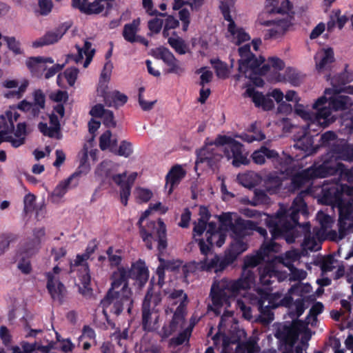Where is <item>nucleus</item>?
Returning <instances> with one entry per match:
<instances>
[{"label":"nucleus","instance_id":"f257e3e1","mask_svg":"<svg viewBox=\"0 0 353 353\" xmlns=\"http://www.w3.org/2000/svg\"><path fill=\"white\" fill-rule=\"evenodd\" d=\"M279 250V245L274 242L264 243L256 255L248 256L245 258L244 267L240 279L236 281L223 279L214 283L211 289L214 311L217 314H221V307L230 308L241 290L253 288L254 276L250 268L256 266L261 261H270L272 253H276Z\"/></svg>","mask_w":353,"mask_h":353},{"label":"nucleus","instance_id":"f03ea898","mask_svg":"<svg viewBox=\"0 0 353 353\" xmlns=\"http://www.w3.org/2000/svg\"><path fill=\"white\" fill-rule=\"evenodd\" d=\"M149 271L143 261L139 259L131 265L130 269L119 267L112 276V286L106 297L101 301L103 312H113L119 314L123 307L130 311L132 292L128 288L127 280L132 279L140 285L146 283Z\"/></svg>","mask_w":353,"mask_h":353},{"label":"nucleus","instance_id":"7ed1b4c3","mask_svg":"<svg viewBox=\"0 0 353 353\" xmlns=\"http://www.w3.org/2000/svg\"><path fill=\"white\" fill-rule=\"evenodd\" d=\"M336 80H332V88H327L324 95L319 97L312 105V109L316 112H310L303 105H296V114L307 123L308 132H316L321 127H327L333 123L336 117L332 113V109L338 111L350 108L352 105L351 97L339 94L342 92L341 87L335 83Z\"/></svg>","mask_w":353,"mask_h":353},{"label":"nucleus","instance_id":"20e7f679","mask_svg":"<svg viewBox=\"0 0 353 353\" xmlns=\"http://www.w3.org/2000/svg\"><path fill=\"white\" fill-rule=\"evenodd\" d=\"M240 59L239 60V74L234 77L236 81L244 76L249 79L255 85H263V80L256 75H268V80L272 83L282 82L288 79L287 75L290 72L288 69L281 72L285 68L284 62L277 57H270L265 60L263 57H256L250 52L249 45H244L239 48Z\"/></svg>","mask_w":353,"mask_h":353},{"label":"nucleus","instance_id":"39448f33","mask_svg":"<svg viewBox=\"0 0 353 353\" xmlns=\"http://www.w3.org/2000/svg\"><path fill=\"white\" fill-rule=\"evenodd\" d=\"M224 151L228 160L235 167L249 163L248 154L243 152L242 145L236 141L225 136H219L213 142L207 143L197 152L195 169L208 167L214 169L221 159L220 151Z\"/></svg>","mask_w":353,"mask_h":353},{"label":"nucleus","instance_id":"423d86ee","mask_svg":"<svg viewBox=\"0 0 353 353\" xmlns=\"http://www.w3.org/2000/svg\"><path fill=\"white\" fill-rule=\"evenodd\" d=\"M340 188V192L338 187L334 188L337 193L334 198L335 205L339 211V233L337 234L334 231L328 232V229L333 223V219L324 212H319L316 219L321 226V230L316 233L319 239L325 234H330L333 240L342 239L347 232L353 230V187L341 185Z\"/></svg>","mask_w":353,"mask_h":353},{"label":"nucleus","instance_id":"0eeeda50","mask_svg":"<svg viewBox=\"0 0 353 353\" xmlns=\"http://www.w3.org/2000/svg\"><path fill=\"white\" fill-rule=\"evenodd\" d=\"M222 312L223 314L219 325V332L212 338L215 345L221 349V353H264L257 344L259 339L256 336L240 344V341L245 337V332L242 329L236 330V334L230 336L222 333L225 327L234 321L233 312L229 308L221 307V313Z\"/></svg>","mask_w":353,"mask_h":353},{"label":"nucleus","instance_id":"6e6552de","mask_svg":"<svg viewBox=\"0 0 353 353\" xmlns=\"http://www.w3.org/2000/svg\"><path fill=\"white\" fill-rule=\"evenodd\" d=\"M196 241H199V246L201 252L205 254V257L199 262H190L185 265H183L179 261H165L160 259V265L157 270L159 279H163V270L181 272L182 274L187 276L190 272H192L196 270H201L205 271H214L216 273L223 272L225 268L231 264V260H228L226 256L220 257L212 253H208L210 250L208 245L205 244L204 239H196Z\"/></svg>","mask_w":353,"mask_h":353},{"label":"nucleus","instance_id":"1a4fd4ad","mask_svg":"<svg viewBox=\"0 0 353 353\" xmlns=\"http://www.w3.org/2000/svg\"><path fill=\"white\" fill-rule=\"evenodd\" d=\"M168 208L161 202L151 203L141 215L139 221V224L141 227L142 223L149 216L152 212H157L160 214H165ZM165 225L164 223L159 219L157 221H150L148 224V229L141 228V234L143 240L145 242L147 247L152 249V239H154L158 241L159 250H164L166 246V234Z\"/></svg>","mask_w":353,"mask_h":353},{"label":"nucleus","instance_id":"9d476101","mask_svg":"<svg viewBox=\"0 0 353 353\" xmlns=\"http://www.w3.org/2000/svg\"><path fill=\"white\" fill-rule=\"evenodd\" d=\"M277 337L285 341L292 347L296 340H300L301 346L296 347V353H303L307 347V342L311 338V332L304 322L296 321L290 326H285L277 333Z\"/></svg>","mask_w":353,"mask_h":353},{"label":"nucleus","instance_id":"9b49d317","mask_svg":"<svg viewBox=\"0 0 353 353\" xmlns=\"http://www.w3.org/2000/svg\"><path fill=\"white\" fill-rule=\"evenodd\" d=\"M49 98L54 102L57 103L52 112L49 115L48 125L46 123V134L55 139L61 138L60 120L63 117L65 109L63 103L68 99V94L66 91L55 90L49 94Z\"/></svg>","mask_w":353,"mask_h":353},{"label":"nucleus","instance_id":"f8f14e48","mask_svg":"<svg viewBox=\"0 0 353 353\" xmlns=\"http://www.w3.org/2000/svg\"><path fill=\"white\" fill-rule=\"evenodd\" d=\"M220 8L225 20L227 21V38L233 43L240 45L250 39V36L241 27L237 26L233 18L235 16L234 2L233 0H220Z\"/></svg>","mask_w":353,"mask_h":353},{"label":"nucleus","instance_id":"ddd939ff","mask_svg":"<svg viewBox=\"0 0 353 353\" xmlns=\"http://www.w3.org/2000/svg\"><path fill=\"white\" fill-rule=\"evenodd\" d=\"M258 297H254L252 294L244 295V299L250 303L256 305L261 312H265L267 310L275 308L279 305H288L291 303V298L288 296H283L280 293L271 294L269 288L265 290L257 288L255 290Z\"/></svg>","mask_w":353,"mask_h":353},{"label":"nucleus","instance_id":"4468645a","mask_svg":"<svg viewBox=\"0 0 353 353\" xmlns=\"http://www.w3.org/2000/svg\"><path fill=\"white\" fill-rule=\"evenodd\" d=\"M165 295L168 305L172 306L179 304L176 310L173 315L172 321L169 325H165L163 328V336L167 338L179 327H182L184 323L182 307L184 305V302L187 299V296L182 290L165 292Z\"/></svg>","mask_w":353,"mask_h":353},{"label":"nucleus","instance_id":"2eb2a0df","mask_svg":"<svg viewBox=\"0 0 353 353\" xmlns=\"http://www.w3.org/2000/svg\"><path fill=\"white\" fill-rule=\"evenodd\" d=\"M343 172V167L340 163H335L333 166L330 162L325 161L323 164L302 170L293 176L292 183L296 188L302 185L306 181L314 177H325L329 174Z\"/></svg>","mask_w":353,"mask_h":353},{"label":"nucleus","instance_id":"dca6fc26","mask_svg":"<svg viewBox=\"0 0 353 353\" xmlns=\"http://www.w3.org/2000/svg\"><path fill=\"white\" fill-rule=\"evenodd\" d=\"M243 96L245 98L250 99L256 107L263 110H270L274 108V103L271 97L279 104L283 102V99L285 97L283 92L277 88L272 90L267 94H264L251 85L247 86Z\"/></svg>","mask_w":353,"mask_h":353},{"label":"nucleus","instance_id":"f3484780","mask_svg":"<svg viewBox=\"0 0 353 353\" xmlns=\"http://www.w3.org/2000/svg\"><path fill=\"white\" fill-rule=\"evenodd\" d=\"M232 221L230 214H223L220 217L219 225L210 222L205 230L206 242L213 246L221 247L225 241L226 232L232 230Z\"/></svg>","mask_w":353,"mask_h":353},{"label":"nucleus","instance_id":"a211bd4d","mask_svg":"<svg viewBox=\"0 0 353 353\" xmlns=\"http://www.w3.org/2000/svg\"><path fill=\"white\" fill-rule=\"evenodd\" d=\"M254 223L252 221L243 220H238L236 225L233 226L232 230L235 237L230 245V250L225 254L228 259L231 260V263L234 262L239 254L248 249V245L241 238L250 234L247 228L252 229Z\"/></svg>","mask_w":353,"mask_h":353},{"label":"nucleus","instance_id":"6ab92c4d","mask_svg":"<svg viewBox=\"0 0 353 353\" xmlns=\"http://www.w3.org/2000/svg\"><path fill=\"white\" fill-rule=\"evenodd\" d=\"M305 206L303 199L301 196H298L294 199L292 205L289 209L281 207L280 210L276 216H275V219H278V222L280 223L283 221H286L287 225L285 224L283 228H280L277 221L275 223L272 222V225L275 228L273 232L274 235L276 233V230L281 232L283 230H288L290 228H292L298 220L297 214L301 211H304Z\"/></svg>","mask_w":353,"mask_h":353},{"label":"nucleus","instance_id":"aec40b11","mask_svg":"<svg viewBox=\"0 0 353 353\" xmlns=\"http://www.w3.org/2000/svg\"><path fill=\"white\" fill-rule=\"evenodd\" d=\"M96 249L97 244L94 242H90L85 252L81 254H77L76 258L70 263L71 271H74L76 268L79 267L83 270V273L79 276V279L84 286V290H80L84 295L88 294L90 292V288H88L90 283V276L87 265V261L90 255L94 252Z\"/></svg>","mask_w":353,"mask_h":353},{"label":"nucleus","instance_id":"412c9836","mask_svg":"<svg viewBox=\"0 0 353 353\" xmlns=\"http://www.w3.org/2000/svg\"><path fill=\"white\" fill-rule=\"evenodd\" d=\"M161 298L157 294L148 292L143 303V324L145 330L154 328L159 319V309L157 307Z\"/></svg>","mask_w":353,"mask_h":353},{"label":"nucleus","instance_id":"4be33fe9","mask_svg":"<svg viewBox=\"0 0 353 353\" xmlns=\"http://www.w3.org/2000/svg\"><path fill=\"white\" fill-rule=\"evenodd\" d=\"M94 137L89 140L85 145L80 157V165L79 167V176L81 174H87L91 165L97 160L98 150L93 148Z\"/></svg>","mask_w":353,"mask_h":353},{"label":"nucleus","instance_id":"5701e85b","mask_svg":"<svg viewBox=\"0 0 353 353\" xmlns=\"http://www.w3.org/2000/svg\"><path fill=\"white\" fill-rule=\"evenodd\" d=\"M263 25L271 26L265 34V39H278L283 37V35L290 30L292 23L285 19L279 21H268Z\"/></svg>","mask_w":353,"mask_h":353},{"label":"nucleus","instance_id":"b1692460","mask_svg":"<svg viewBox=\"0 0 353 353\" xmlns=\"http://www.w3.org/2000/svg\"><path fill=\"white\" fill-rule=\"evenodd\" d=\"M61 269L58 266L53 268V274H49L48 276V289L52 298L60 301L65 294V288L59 281V274Z\"/></svg>","mask_w":353,"mask_h":353},{"label":"nucleus","instance_id":"393cba45","mask_svg":"<svg viewBox=\"0 0 353 353\" xmlns=\"http://www.w3.org/2000/svg\"><path fill=\"white\" fill-rule=\"evenodd\" d=\"M33 96V102L23 100L19 103L18 108L23 111L30 112L31 114L35 117H38L41 110L44 108V94L41 90H38L34 92Z\"/></svg>","mask_w":353,"mask_h":353},{"label":"nucleus","instance_id":"a878e982","mask_svg":"<svg viewBox=\"0 0 353 353\" xmlns=\"http://www.w3.org/2000/svg\"><path fill=\"white\" fill-rule=\"evenodd\" d=\"M263 216L264 218L263 220L265 221L266 224L271 229L270 232L274 238H277L279 236H283L288 243H291L294 242L295 238L297 236V235L295 234V231H297V229H295L294 230V227L297 225V223L293 226L292 228H290L288 230H283L281 232L276 230V233L275 235H274L273 232L275 228L272 225V222L275 223L276 221H278V219H275V216H270L269 215L265 214H263ZM277 223H279L280 228H283V225H287L286 221H283L281 223L279 222Z\"/></svg>","mask_w":353,"mask_h":353},{"label":"nucleus","instance_id":"bb28decb","mask_svg":"<svg viewBox=\"0 0 353 353\" xmlns=\"http://www.w3.org/2000/svg\"><path fill=\"white\" fill-rule=\"evenodd\" d=\"M264 9L269 14H285L292 10V4L290 0H265Z\"/></svg>","mask_w":353,"mask_h":353},{"label":"nucleus","instance_id":"cd10ccee","mask_svg":"<svg viewBox=\"0 0 353 353\" xmlns=\"http://www.w3.org/2000/svg\"><path fill=\"white\" fill-rule=\"evenodd\" d=\"M278 267L276 266L274 261H269L260 270V282L264 285H268L272 283V279L276 278L279 281L285 277L279 272Z\"/></svg>","mask_w":353,"mask_h":353},{"label":"nucleus","instance_id":"c85d7f7f","mask_svg":"<svg viewBox=\"0 0 353 353\" xmlns=\"http://www.w3.org/2000/svg\"><path fill=\"white\" fill-rule=\"evenodd\" d=\"M152 54L154 57L162 59L168 66L170 67V71L176 72L181 70L179 62L174 57L173 54L167 48L159 47L153 50Z\"/></svg>","mask_w":353,"mask_h":353},{"label":"nucleus","instance_id":"c756f323","mask_svg":"<svg viewBox=\"0 0 353 353\" xmlns=\"http://www.w3.org/2000/svg\"><path fill=\"white\" fill-rule=\"evenodd\" d=\"M186 174V171L180 165L173 166L166 175V188H169L168 193L170 194L173 188L178 185L182 179Z\"/></svg>","mask_w":353,"mask_h":353},{"label":"nucleus","instance_id":"7c9ffc66","mask_svg":"<svg viewBox=\"0 0 353 353\" xmlns=\"http://www.w3.org/2000/svg\"><path fill=\"white\" fill-rule=\"evenodd\" d=\"M91 43L85 41L82 46L76 45L75 48L77 50L76 54H72V57L76 63H79L85 57V61L83 63V67L87 68L91 62L93 55L94 54V49L92 48Z\"/></svg>","mask_w":353,"mask_h":353},{"label":"nucleus","instance_id":"2f4dec72","mask_svg":"<svg viewBox=\"0 0 353 353\" xmlns=\"http://www.w3.org/2000/svg\"><path fill=\"white\" fill-rule=\"evenodd\" d=\"M314 59L316 69L319 72H323L334 61L333 50L330 48L321 49L316 52Z\"/></svg>","mask_w":353,"mask_h":353},{"label":"nucleus","instance_id":"473e14b6","mask_svg":"<svg viewBox=\"0 0 353 353\" xmlns=\"http://www.w3.org/2000/svg\"><path fill=\"white\" fill-rule=\"evenodd\" d=\"M113 182L120 188V199L121 202L126 205L128 204V198L130 195V190H129V185L127 183V173L123 172L122 173L114 172L112 177Z\"/></svg>","mask_w":353,"mask_h":353},{"label":"nucleus","instance_id":"72a5a7b5","mask_svg":"<svg viewBox=\"0 0 353 353\" xmlns=\"http://www.w3.org/2000/svg\"><path fill=\"white\" fill-rule=\"evenodd\" d=\"M90 114L94 117L101 118L103 124L107 127L114 128L116 125L112 112L105 110L101 104L94 105L90 110Z\"/></svg>","mask_w":353,"mask_h":353},{"label":"nucleus","instance_id":"f704fd0d","mask_svg":"<svg viewBox=\"0 0 353 353\" xmlns=\"http://www.w3.org/2000/svg\"><path fill=\"white\" fill-rule=\"evenodd\" d=\"M77 177H79V173L75 172L65 181H61L52 192L50 199L54 203L59 202L70 188V185L72 181Z\"/></svg>","mask_w":353,"mask_h":353},{"label":"nucleus","instance_id":"c9c22d12","mask_svg":"<svg viewBox=\"0 0 353 353\" xmlns=\"http://www.w3.org/2000/svg\"><path fill=\"white\" fill-rule=\"evenodd\" d=\"M118 164L111 161H102L94 171L95 176L99 179H108L117 171Z\"/></svg>","mask_w":353,"mask_h":353},{"label":"nucleus","instance_id":"e433bc0d","mask_svg":"<svg viewBox=\"0 0 353 353\" xmlns=\"http://www.w3.org/2000/svg\"><path fill=\"white\" fill-rule=\"evenodd\" d=\"M273 254L272 253V261H274L276 266L278 263H281L289 269L294 267L293 264L299 261L301 257L299 252L296 250L286 252L283 256L279 257H274Z\"/></svg>","mask_w":353,"mask_h":353},{"label":"nucleus","instance_id":"4c0bfd02","mask_svg":"<svg viewBox=\"0 0 353 353\" xmlns=\"http://www.w3.org/2000/svg\"><path fill=\"white\" fill-rule=\"evenodd\" d=\"M199 214L200 218L197 223L194 224V238L199 239V237L204 232L205 229L208 226L207 221L209 219L210 214L208 210L203 206L199 207Z\"/></svg>","mask_w":353,"mask_h":353},{"label":"nucleus","instance_id":"58836bf2","mask_svg":"<svg viewBox=\"0 0 353 353\" xmlns=\"http://www.w3.org/2000/svg\"><path fill=\"white\" fill-rule=\"evenodd\" d=\"M23 351L18 346L12 347V353H44V345L41 340L34 343L21 341L20 343Z\"/></svg>","mask_w":353,"mask_h":353},{"label":"nucleus","instance_id":"ea45409f","mask_svg":"<svg viewBox=\"0 0 353 353\" xmlns=\"http://www.w3.org/2000/svg\"><path fill=\"white\" fill-rule=\"evenodd\" d=\"M118 139L110 130H107L99 137V147L102 150L114 152L117 144Z\"/></svg>","mask_w":353,"mask_h":353},{"label":"nucleus","instance_id":"a19ab883","mask_svg":"<svg viewBox=\"0 0 353 353\" xmlns=\"http://www.w3.org/2000/svg\"><path fill=\"white\" fill-rule=\"evenodd\" d=\"M26 65L33 76L41 77L44 71V57H28L26 61Z\"/></svg>","mask_w":353,"mask_h":353},{"label":"nucleus","instance_id":"79ce46f5","mask_svg":"<svg viewBox=\"0 0 353 353\" xmlns=\"http://www.w3.org/2000/svg\"><path fill=\"white\" fill-rule=\"evenodd\" d=\"M140 19H136L123 27V37L127 41L134 43L137 40V32L139 30Z\"/></svg>","mask_w":353,"mask_h":353},{"label":"nucleus","instance_id":"37998d69","mask_svg":"<svg viewBox=\"0 0 353 353\" xmlns=\"http://www.w3.org/2000/svg\"><path fill=\"white\" fill-rule=\"evenodd\" d=\"M70 25L67 23L60 25L58 28L49 30L46 34V45L53 44L57 42L69 29Z\"/></svg>","mask_w":353,"mask_h":353},{"label":"nucleus","instance_id":"c03bdc74","mask_svg":"<svg viewBox=\"0 0 353 353\" xmlns=\"http://www.w3.org/2000/svg\"><path fill=\"white\" fill-rule=\"evenodd\" d=\"M10 125H7L6 129L0 131L1 139L3 141L11 143L12 145L14 148H18L23 144V138L14 139L12 136L8 135V132H12L14 129V125L12 117L9 118Z\"/></svg>","mask_w":353,"mask_h":353},{"label":"nucleus","instance_id":"a18cd8bd","mask_svg":"<svg viewBox=\"0 0 353 353\" xmlns=\"http://www.w3.org/2000/svg\"><path fill=\"white\" fill-rule=\"evenodd\" d=\"M294 148L304 151L306 155H309L314 152L313 148V141L312 136L308 134V132H305L302 137L297 139L294 144Z\"/></svg>","mask_w":353,"mask_h":353},{"label":"nucleus","instance_id":"49530a36","mask_svg":"<svg viewBox=\"0 0 353 353\" xmlns=\"http://www.w3.org/2000/svg\"><path fill=\"white\" fill-rule=\"evenodd\" d=\"M159 15L161 17H166L165 21H163L162 34L164 37L169 38L171 34H174V32H172V30L179 26V21L172 15H166L163 13H159Z\"/></svg>","mask_w":353,"mask_h":353},{"label":"nucleus","instance_id":"de8ad7c7","mask_svg":"<svg viewBox=\"0 0 353 353\" xmlns=\"http://www.w3.org/2000/svg\"><path fill=\"white\" fill-rule=\"evenodd\" d=\"M237 179L242 185L246 188H252L261 181L259 175L253 172L239 174Z\"/></svg>","mask_w":353,"mask_h":353},{"label":"nucleus","instance_id":"09e8293b","mask_svg":"<svg viewBox=\"0 0 353 353\" xmlns=\"http://www.w3.org/2000/svg\"><path fill=\"white\" fill-rule=\"evenodd\" d=\"M276 156V153L274 151L270 150L265 147H261L252 154V157L255 163L263 164L265 163L266 158L271 159Z\"/></svg>","mask_w":353,"mask_h":353},{"label":"nucleus","instance_id":"8fccbe9b","mask_svg":"<svg viewBox=\"0 0 353 353\" xmlns=\"http://www.w3.org/2000/svg\"><path fill=\"white\" fill-rule=\"evenodd\" d=\"M299 228H301L304 232L305 240L303 243L304 248L310 250H318L320 248L319 243L314 238H311L310 236H307L310 232V225L306 223L304 225H299Z\"/></svg>","mask_w":353,"mask_h":353},{"label":"nucleus","instance_id":"3c124183","mask_svg":"<svg viewBox=\"0 0 353 353\" xmlns=\"http://www.w3.org/2000/svg\"><path fill=\"white\" fill-rule=\"evenodd\" d=\"M168 39V43L176 52L180 54H184L188 51V46L182 38L176 35L174 37H170Z\"/></svg>","mask_w":353,"mask_h":353},{"label":"nucleus","instance_id":"603ef678","mask_svg":"<svg viewBox=\"0 0 353 353\" xmlns=\"http://www.w3.org/2000/svg\"><path fill=\"white\" fill-rule=\"evenodd\" d=\"M204 0H174L172 9L178 10L183 6L188 5L192 10H198L203 4Z\"/></svg>","mask_w":353,"mask_h":353},{"label":"nucleus","instance_id":"864d4df0","mask_svg":"<svg viewBox=\"0 0 353 353\" xmlns=\"http://www.w3.org/2000/svg\"><path fill=\"white\" fill-rule=\"evenodd\" d=\"M35 200L36 197L34 195L32 194H28L26 195L23 199V212L27 214L29 212H32L34 210H36V216L38 217L39 211L41 210L42 205H41L39 209H37L36 207Z\"/></svg>","mask_w":353,"mask_h":353},{"label":"nucleus","instance_id":"5fc2aeb1","mask_svg":"<svg viewBox=\"0 0 353 353\" xmlns=\"http://www.w3.org/2000/svg\"><path fill=\"white\" fill-rule=\"evenodd\" d=\"M49 335L55 336V339L57 341H59V347L61 350L64 352H70L73 350L74 345L71 342V341L68 339H61V336L57 332H56L53 327L51 330H49Z\"/></svg>","mask_w":353,"mask_h":353},{"label":"nucleus","instance_id":"6e6d98bb","mask_svg":"<svg viewBox=\"0 0 353 353\" xmlns=\"http://www.w3.org/2000/svg\"><path fill=\"white\" fill-rule=\"evenodd\" d=\"M108 9L101 0H94L92 3H88L85 14H96Z\"/></svg>","mask_w":353,"mask_h":353},{"label":"nucleus","instance_id":"4d7b16f0","mask_svg":"<svg viewBox=\"0 0 353 353\" xmlns=\"http://www.w3.org/2000/svg\"><path fill=\"white\" fill-rule=\"evenodd\" d=\"M127 97L119 92V91L114 90L110 94V102H105L109 106H120L125 104L127 101Z\"/></svg>","mask_w":353,"mask_h":353},{"label":"nucleus","instance_id":"13d9d810","mask_svg":"<svg viewBox=\"0 0 353 353\" xmlns=\"http://www.w3.org/2000/svg\"><path fill=\"white\" fill-rule=\"evenodd\" d=\"M37 251V248L34 241H29L21 245L19 250V254L21 257H30L34 255Z\"/></svg>","mask_w":353,"mask_h":353},{"label":"nucleus","instance_id":"bf43d9fd","mask_svg":"<svg viewBox=\"0 0 353 353\" xmlns=\"http://www.w3.org/2000/svg\"><path fill=\"white\" fill-rule=\"evenodd\" d=\"M15 234L8 233L3 234L0 236V254L5 252L9 248L10 243L17 240Z\"/></svg>","mask_w":353,"mask_h":353},{"label":"nucleus","instance_id":"052dcab7","mask_svg":"<svg viewBox=\"0 0 353 353\" xmlns=\"http://www.w3.org/2000/svg\"><path fill=\"white\" fill-rule=\"evenodd\" d=\"M351 128L353 129V119L352 120ZM332 157L336 159H341L343 160L352 161L353 160V148L349 146L343 147L341 151L334 152Z\"/></svg>","mask_w":353,"mask_h":353},{"label":"nucleus","instance_id":"680f3d73","mask_svg":"<svg viewBox=\"0 0 353 353\" xmlns=\"http://www.w3.org/2000/svg\"><path fill=\"white\" fill-rule=\"evenodd\" d=\"M192 327V326H189L188 327L185 328L184 331L180 333L176 338L172 339L170 341V344L172 345H179L188 341L191 335Z\"/></svg>","mask_w":353,"mask_h":353},{"label":"nucleus","instance_id":"e2e57ef3","mask_svg":"<svg viewBox=\"0 0 353 353\" xmlns=\"http://www.w3.org/2000/svg\"><path fill=\"white\" fill-rule=\"evenodd\" d=\"M61 70L59 64H55L52 59H46V78L54 76Z\"/></svg>","mask_w":353,"mask_h":353},{"label":"nucleus","instance_id":"0e129e2a","mask_svg":"<svg viewBox=\"0 0 353 353\" xmlns=\"http://www.w3.org/2000/svg\"><path fill=\"white\" fill-rule=\"evenodd\" d=\"M108 82L104 80H99L97 92L99 95L103 97L105 102H110V94Z\"/></svg>","mask_w":353,"mask_h":353},{"label":"nucleus","instance_id":"69168bd1","mask_svg":"<svg viewBox=\"0 0 353 353\" xmlns=\"http://www.w3.org/2000/svg\"><path fill=\"white\" fill-rule=\"evenodd\" d=\"M196 73L200 74L199 83L201 85H205V84L210 83L213 77L212 72L205 67L197 70Z\"/></svg>","mask_w":353,"mask_h":353},{"label":"nucleus","instance_id":"338daca9","mask_svg":"<svg viewBox=\"0 0 353 353\" xmlns=\"http://www.w3.org/2000/svg\"><path fill=\"white\" fill-rule=\"evenodd\" d=\"M113 152L119 156L128 157L132 153V146L130 143L123 141L121 143L119 149L115 148Z\"/></svg>","mask_w":353,"mask_h":353},{"label":"nucleus","instance_id":"774afa93","mask_svg":"<svg viewBox=\"0 0 353 353\" xmlns=\"http://www.w3.org/2000/svg\"><path fill=\"white\" fill-rule=\"evenodd\" d=\"M3 39L7 43L8 48L12 50L15 54H22L20 48V42L14 37H3Z\"/></svg>","mask_w":353,"mask_h":353}]
</instances>
